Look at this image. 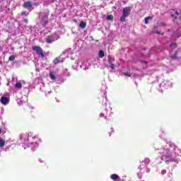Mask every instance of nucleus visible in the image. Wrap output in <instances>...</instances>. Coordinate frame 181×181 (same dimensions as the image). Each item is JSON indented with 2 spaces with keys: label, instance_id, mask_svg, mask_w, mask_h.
<instances>
[{
  "label": "nucleus",
  "instance_id": "nucleus-1",
  "mask_svg": "<svg viewBox=\"0 0 181 181\" xmlns=\"http://www.w3.org/2000/svg\"><path fill=\"white\" fill-rule=\"evenodd\" d=\"M32 49L34 52H36L38 56H41V57H45V54L43 53V49H42V47L39 46H34Z\"/></svg>",
  "mask_w": 181,
  "mask_h": 181
},
{
  "label": "nucleus",
  "instance_id": "nucleus-2",
  "mask_svg": "<svg viewBox=\"0 0 181 181\" xmlns=\"http://www.w3.org/2000/svg\"><path fill=\"white\" fill-rule=\"evenodd\" d=\"M32 6H33V4L31 1H27L23 4V8H25V9H28V11H31Z\"/></svg>",
  "mask_w": 181,
  "mask_h": 181
},
{
  "label": "nucleus",
  "instance_id": "nucleus-3",
  "mask_svg": "<svg viewBox=\"0 0 181 181\" xmlns=\"http://www.w3.org/2000/svg\"><path fill=\"white\" fill-rule=\"evenodd\" d=\"M0 101L3 105H6L9 103V98L2 96L0 99Z\"/></svg>",
  "mask_w": 181,
  "mask_h": 181
},
{
  "label": "nucleus",
  "instance_id": "nucleus-4",
  "mask_svg": "<svg viewBox=\"0 0 181 181\" xmlns=\"http://www.w3.org/2000/svg\"><path fill=\"white\" fill-rule=\"evenodd\" d=\"M130 13H131V8L129 7H125L123 9V14L122 15L124 16L128 17V16H129Z\"/></svg>",
  "mask_w": 181,
  "mask_h": 181
},
{
  "label": "nucleus",
  "instance_id": "nucleus-5",
  "mask_svg": "<svg viewBox=\"0 0 181 181\" xmlns=\"http://www.w3.org/2000/svg\"><path fill=\"white\" fill-rule=\"evenodd\" d=\"M47 23H49V17L47 16H44L42 18V21H41V25H47Z\"/></svg>",
  "mask_w": 181,
  "mask_h": 181
},
{
  "label": "nucleus",
  "instance_id": "nucleus-6",
  "mask_svg": "<svg viewBox=\"0 0 181 181\" xmlns=\"http://www.w3.org/2000/svg\"><path fill=\"white\" fill-rule=\"evenodd\" d=\"M165 157V163H167V165L169 164V162H176V160L175 158H171L170 156H164Z\"/></svg>",
  "mask_w": 181,
  "mask_h": 181
},
{
  "label": "nucleus",
  "instance_id": "nucleus-7",
  "mask_svg": "<svg viewBox=\"0 0 181 181\" xmlns=\"http://www.w3.org/2000/svg\"><path fill=\"white\" fill-rule=\"evenodd\" d=\"M110 179H112V180H114V181H119L120 180V177H119V175H117V174H112L110 175Z\"/></svg>",
  "mask_w": 181,
  "mask_h": 181
},
{
  "label": "nucleus",
  "instance_id": "nucleus-8",
  "mask_svg": "<svg viewBox=\"0 0 181 181\" xmlns=\"http://www.w3.org/2000/svg\"><path fill=\"white\" fill-rule=\"evenodd\" d=\"M177 54H179V52L175 51V53L172 55L170 56V59H172V60H176L177 59Z\"/></svg>",
  "mask_w": 181,
  "mask_h": 181
},
{
  "label": "nucleus",
  "instance_id": "nucleus-9",
  "mask_svg": "<svg viewBox=\"0 0 181 181\" xmlns=\"http://www.w3.org/2000/svg\"><path fill=\"white\" fill-rule=\"evenodd\" d=\"M87 26V23L84 21H81L79 24V28H81L82 29H86V27Z\"/></svg>",
  "mask_w": 181,
  "mask_h": 181
},
{
  "label": "nucleus",
  "instance_id": "nucleus-10",
  "mask_svg": "<svg viewBox=\"0 0 181 181\" xmlns=\"http://www.w3.org/2000/svg\"><path fill=\"white\" fill-rule=\"evenodd\" d=\"M170 47L171 49H173V50L175 49H176V47H177V43H176V42H173V43H171V44L170 45Z\"/></svg>",
  "mask_w": 181,
  "mask_h": 181
},
{
  "label": "nucleus",
  "instance_id": "nucleus-11",
  "mask_svg": "<svg viewBox=\"0 0 181 181\" xmlns=\"http://www.w3.org/2000/svg\"><path fill=\"white\" fill-rule=\"evenodd\" d=\"M98 56H99L100 59H103L104 57V56H105V54H104V51L100 50L99 53H98Z\"/></svg>",
  "mask_w": 181,
  "mask_h": 181
},
{
  "label": "nucleus",
  "instance_id": "nucleus-12",
  "mask_svg": "<svg viewBox=\"0 0 181 181\" xmlns=\"http://www.w3.org/2000/svg\"><path fill=\"white\" fill-rule=\"evenodd\" d=\"M49 77L51 80H56V76L54 75V73H53V71L49 72Z\"/></svg>",
  "mask_w": 181,
  "mask_h": 181
},
{
  "label": "nucleus",
  "instance_id": "nucleus-13",
  "mask_svg": "<svg viewBox=\"0 0 181 181\" xmlns=\"http://www.w3.org/2000/svg\"><path fill=\"white\" fill-rule=\"evenodd\" d=\"M5 146V140L0 139V148H4Z\"/></svg>",
  "mask_w": 181,
  "mask_h": 181
},
{
  "label": "nucleus",
  "instance_id": "nucleus-14",
  "mask_svg": "<svg viewBox=\"0 0 181 181\" xmlns=\"http://www.w3.org/2000/svg\"><path fill=\"white\" fill-rule=\"evenodd\" d=\"M109 66H110V69H112V70L115 69V65L114 64H112V62H111L110 61L109 62Z\"/></svg>",
  "mask_w": 181,
  "mask_h": 181
},
{
  "label": "nucleus",
  "instance_id": "nucleus-15",
  "mask_svg": "<svg viewBox=\"0 0 181 181\" xmlns=\"http://www.w3.org/2000/svg\"><path fill=\"white\" fill-rule=\"evenodd\" d=\"M53 63H54V64H59V63H60V59H59V58L57 57V58H55V59H54Z\"/></svg>",
  "mask_w": 181,
  "mask_h": 181
},
{
  "label": "nucleus",
  "instance_id": "nucleus-16",
  "mask_svg": "<svg viewBox=\"0 0 181 181\" xmlns=\"http://www.w3.org/2000/svg\"><path fill=\"white\" fill-rule=\"evenodd\" d=\"M106 19H107V21H112L114 19V16L112 15H109L106 17Z\"/></svg>",
  "mask_w": 181,
  "mask_h": 181
},
{
  "label": "nucleus",
  "instance_id": "nucleus-17",
  "mask_svg": "<svg viewBox=\"0 0 181 181\" xmlns=\"http://www.w3.org/2000/svg\"><path fill=\"white\" fill-rule=\"evenodd\" d=\"M149 19H151V17L150 16H148V17H146L145 19H144V22L146 23V25H148V23H149Z\"/></svg>",
  "mask_w": 181,
  "mask_h": 181
},
{
  "label": "nucleus",
  "instance_id": "nucleus-18",
  "mask_svg": "<svg viewBox=\"0 0 181 181\" xmlns=\"http://www.w3.org/2000/svg\"><path fill=\"white\" fill-rule=\"evenodd\" d=\"M16 88H22V83L18 82V83H16Z\"/></svg>",
  "mask_w": 181,
  "mask_h": 181
},
{
  "label": "nucleus",
  "instance_id": "nucleus-19",
  "mask_svg": "<svg viewBox=\"0 0 181 181\" xmlns=\"http://www.w3.org/2000/svg\"><path fill=\"white\" fill-rule=\"evenodd\" d=\"M125 18H127V16L122 14V16L120 17V21L125 22Z\"/></svg>",
  "mask_w": 181,
  "mask_h": 181
},
{
  "label": "nucleus",
  "instance_id": "nucleus-20",
  "mask_svg": "<svg viewBox=\"0 0 181 181\" xmlns=\"http://www.w3.org/2000/svg\"><path fill=\"white\" fill-rule=\"evenodd\" d=\"M13 60H15V56L14 55L10 56L9 58H8V61L9 62H13Z\"/></svg>",
  "mask_w": 181,
  "mask_h": 181
},
{
  "label": "nucleus",
  "instance_id": "nucleus-21",
  "mask_svg": "<svg viewBox=\"0 0 181 181\" xmlns=\"http://www.w3.org/2000/svg\"><path fill=\"white\" fill-rule=\"evenodd\" d=\"M46 42L48 44L53 43V40H52V39H50V38H47Z\"/></svg>",
  "mask_w": 181,
  "mask_h": 181
},
{
  "label": "nucleus",
  "instance_id": "nucleus-22",
  "mask_svg": "<svg viewBox=\"0 0 181 181\" xmlns=\"http://www.w3.org/2000/svg\"><path fill=\"white\" fill-rule=\"evenodd\" d=\"M22 16H28L29 15V13H26V11L21 12Z\"/></svg>",
  "mask_w": 181,
  "mask_h": 181
},
{
  "label": "nucleus",
  "instance_id": "nucleus-23",
  "mask_svg": "<svg viewBox=\"0 0 181 181\" xmlns=\"http://www.w3.org/2000/svg\"><path fill=\"white\" fill-rule=\"evenodd\" d=\"M156 33H157V35H165V33H162L161 31H156Z\"/></svg>",
  "mask_w": 181,
  "mask_h": 181
},
{
  "label": "nucleus",
  "instance_id": "nucleus-24",
  "mask_svg": "<svg viewBox=\"0 0 181 181\" xmlns=\"http://www.w3.org/2000/svg\"><path fill=\"white\" fill-rule=\"evenodd\" d=\"M124 76H128V77H131V74L129 73H128V72H125L124 73Z\"/></svg>",
  "mask_w": 181,
  "mask_h": 181
},
{
  "label": "nucleus",
  "instance_id": "nucleus-25",
  "mask_svg": "<svg viewBox=\"0 0 181 181\" xmlns=\"http://www.w3.org/2000/svg\"><path fill=\"white\" fill-rule=\"evenodd\" d=\"M145 162H146L147 163H149V162H150L149 158H146L145 159Z\"/></svg>",
  "mask_w": 181,
  "mask_h": 181
},
{
  "label": "nucleus",
  "instance_id": "nucleus-26",
  "mask_svg": "<svg viewBox=\"0 0 181 181\" xmlns=\"http://www.w3.org/2000/svg\"><path fill=\"white\" fill-rule=\"evenodd\" d=\"M162 175H165V173H166V170H163L162 172H161Z\"/></svg>",
  "mask_w": 181,
  "mask_h": 181
},
{
  "label": "nucleus",
  "instance_id": "nucleus-27",
  "mask_svg": "<svg viewBox=\"0 0 181 181\" xmlns=\"http://www.w3.org/2000/svg\"><path fill=\"white\" fill-rule=\"evenodd\" d=\"M25 23H28V19L24 20Z\"/></svg>",
  "mask_w": 181,
  "mask_h": 181
},
{
  "label": "nucleus",
  "instance_id": "nucleus-28",
  "mask_svg": "<svg viewBox=\"0 0 181 181\" xmlns=\"http://www.w3.org/2000/svg\"><path fill=\"white\" fill-rule=\"evenodd\" d=\"M100 117H104V114L101 113V114L100 115Z\"/></svg>",
  "mask_w": 181,
  "mask_h": 181
},
{
  "label": "nucleus",
  "instance_id": "nucleus-29",
  "mask_svg": "<svg viewBox=\"0 0 181 181\" xmlns=\"http://www.w3.org/2000/svg\"><path fill=\"white\" fill-rule=\"evenodd\" d=\"M175 15H179V12L175 11Z\"/></svg>",
  "mask_w": 181,
  "mask_h": 181
},
{
  "label": "nucleus",
  "instance_id": "nucleus-30",
  "mask_svg": "<svg viewBox=\"0 0 181 181\" xmlns=\"http://www.w3.org/2000/svg\"><path fill=\"white\" fill-rule=\"evenodd\" d=\"M168 32H170V29H168Z\"/></svg>",
  "mask_w": 181,
  "mask_h": 181
},
{
  "label": "nucleus",
  "instance_id": "nucleus-31",
  "mask_svg": "<svg viewBox=\"0 0 181 181\" xmlns=\"http://www.w3.org/2000/svg\"><path fill=\"white\" fill-rule=\"evenodd\" d=\"M121 181H125V180H124V179H123V180H121Z\"/></svg>",
  "mask_w": 181,
  "mask_h": 181
},
{
  "label": "nucleus",
  "instance_id": "nucleus-32",
  "mask_svg": "<svg viewBox=\"0 0 181 181\" xmlns=\"http://www.w3.org/2000/svg\"><path fill=\"white\" fill-rule=\"evenodd\" d=\"M1 132H2V130H1V129H0V134H1Z\"/></svg>",
  "mask_w": 181,
  "mask_h": 181
},
{
  "label": "nucleus",
  "instance_id": "nucleus-33",
  "mask_svg": "<svg viewBox=\"0 0 181 181\" xmlns=\"http://www.w3.org/2000/svg\"><path fill=\"white\" fill-rule=\"evenodd\" d=\"M74 22H76V19H74Z\"/></svg>",
  "mask_w": 181,
  "mask_h": 181
},
{
  "label": "nucleus",
  "instance_id": "nucleus-34",
  "mask_svg": "<svg viewBox=\"0 0 181 181\" xmlns=\"http://www.w3.org/2000/svg\"><path fill=\"white\" fill-rule=\"evenodd\" d=\"M177 17H175V19H177Z\"/></svg>",
  "mask_w": 181,
  "mask_h": 181
},
{
  "label": "nucleus",
  "instance_id": "nucleus-35",
  "mask_svg": "<svg viewBox=\"0 0 181 181\" xmlns=\"http://www.w3.org/2000/svg\"><path fill=\"white\" fill-rule=\"evenodd\" d=\"M177 37H180V35H178Z\"/></svg>",
  "mask_w": 181,
  "mask_h": 181
},
{
  "label": "nucleus",
  "instance_id": "nucleus-36",
  "mask_svg": "<svg viewBox=\"0 0 181 181\" xmlns=\"http://www.w3.org/2000/svg\"><path fill=\"white\" fill-rule=\"evenodd\" d=\"M171 16H173V14H171Z\"/></svg>",
  "mask_w": 181,
  "mask_h": 181
}]
</instances>
